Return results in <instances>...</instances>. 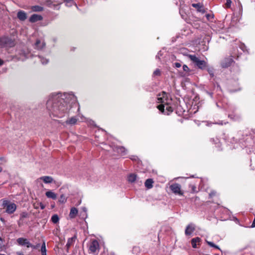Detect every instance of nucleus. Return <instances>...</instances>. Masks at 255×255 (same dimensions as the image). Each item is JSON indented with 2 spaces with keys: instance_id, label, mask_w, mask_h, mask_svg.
<instances>
[{
  "instance_id": "obj_1",
  "label": "nucleus",
  "mask_w": 255,
  "mask_h": 255,
  "mask_svg": "<svg viewBox=\"0 0 255 255\" xmlns=\"http://www.w3.org/2000/svg\"><path fill=\"white\" fill-rule=\"evenodd\" d=\"M76 102V98L72 93L53 94L50 95L46 107L55 117L62 118L69 112Z\"/></svg>"
},
{
  "instance_id": "obj_2",
  "label": "nucleus",
  "mask_w": 255,
  "mask_h": 255,
  "mask_svg": "<svg viewBox=\"0 0 255 255\" xmlns=\"http://www.w3.org/2000/svg\"><path fill=\"white\" fill-rule=\"evenodd\" d=\"M160 95H159V97L157 98V102L158 103H161V104L158 106L157 108L159 111L164 112L165 106H166V110L167 111V114L168 115L169 113H171L173 111V108L168 105V103L167 102V99L166 98V94L164 92L163 93L162 96L160 97Z\"/></svg>"
},
{
  "instance_id": "obj_3",
  "label": "nucleus",
  "mask_w": 255,
  "mask_h": 255,
  "mask_svg": "<svg viewBox=\"0 0 255 255\" xmlns=\"http://www.w3.org/2000/svg\"><path fill=\"white\" fill-rule=\"evenodd\" d=\"M187 56L198 68L203 70L206 68L207 62L204 60H200L195 55L188 54Z\"/></svg>"
},
{
  "instance_id": "obj_4",
  "label": "nucleus",
  "mask_w": 255,
  "mask_h": 255,
  "mask_svg": "<svg viewBox=\"0 0 255 255\" xmlns=\"http://www.w3.org/2000/svg\"><path fill=\"white\" fill-rule=\"evenodd\" d=\"M2 206L5 209V212L8 214L13 213L17 208L15 203L5 199L2 200Z\"/></svg>"
},
{
  "instance_id": "obj_5",
  "label": "nucleus",
  "mask_w": 255,
  "mask_h": 255,
  "mask_svg": "<svg viewBox=\"0 0 255 255\" xmlns=\"http://www.w3.org/2000/svg\"><path fill=\"white\" fill-rule=\"evenodd\" d=\"M170 190L176 195L182 196L183 192L181 190V186L179 184L173 183L169 187Z\"/></svg>"
},
{
  "instance_id": "obj_6",
  "label": "nucleus",
  "mask_w": 255,
  "mask_h": 255,
  "mask_svg": "<svg viewBox=\"0 0 255 255\" xmlns=\"http://www.w3.org/2000/svg\"><path fill=\"white\" fill-rule=\"evenodd\" d=\"M17 243L20 246H26L27 248H32L33 249H35L36 247L32 245L27 239L19 238L17 239Z\"/></svg>"
},
{
  "instance_id": "obj_7",
  "label": "nucleus",
  "mask_w": 255,
  "mask_h": 255,
  "mask_svg": "<svg viewBox=\"0 0 255 255\" xmlns=\"http://www.w3.org/2000/svg\"><path fill=\"white\" fill-rule=\"evenodd\" d=\"M99 245L98 242L94 240L92 241L89 246V250L91 253H94L99 249Z\"/></svg>"
},
{
  "instance_id": "obj_8",
  "label": "nucleus",
  "mask_w": 255,
  "mask_h": 255,
  "mask_svg": "<svg viewBox=\"0 0 255 255\" xmlns=\"http://www.w3.org/2000/svg\"><path fill=\"white\" fill-rule=\"evenodd\" d=\"M41 180L43 181L45 183H51L53 181V179L52 177L49 176H42L36 180L37 183H39Z\"/></svg>"
},
{
  "instance_id": "obj_9",
  "label": "nucleus",
  "mask_w": 255,
  "mask_h": 255,
  "mask_svg": "<svg viewBox=\"0 0 255 255\" xmlns=\"http://www.w3.org/2000/svg\"><path fill=\"white\" fill-rule=\"evenodd\" d=\"M114 150L122 156L126 155L127 154V150L123 146H115Z\"/></svg>"
},
{
  "instance_id": "obj_10",
  "label": "nucleus",
  "mask_w": 255,
  "mask_h": 255,
  "mask_svg": "<svg viewBox=\"0 0 255 255\" xmlns=\"http://www.w3.org/2000/svg\"><path fill=\"white\" fill-rule=\"evenodd\" d=\"M233 61L232 58L229 57L225 58L222 63V66L224 68L228 67L232 64Z\"/></svg>"
},
{
  "instance_id": "obj_11",
  "label": "nucleus",
  "mask_w": 255,
  "mask_h": 255,
  "mask_svg": "<svg viewBox=\"0 0 255 255\" xmlns=\"http://www.w3.org/2000/svg\"><path fill=\"white\" fill-rule=\"evenodd\" d=\"M3 41H5L6 47H11L14 46L15 43L13 40L8 37H4Z\"/></svg>"
},
{
  "instance_id": "obj_12",
  "label": "nucleus",
  "mask_w": 255,
  "mask_h": 255,
  "mask_svg": "<svg viewBox=\"0 0 255 255\" xmlns=\"http://www.w3.org/2000/svg\"><path fill=\"white\" fill-rule=\"evenodd\" d=\"M195 230V226L194 224H189L185 230V233L186 235H190Z\"/></svg>"
},
{
  "instance_id": "obj_13",
  "label": "nucleus",
  "mask_w": 255,
  "mask_h": 255,
  "mask_svg": "<svg viewBox=\"0 0 255 255\" xmlns=\"http://www.w3.org/2000/svg\"><path fill=\"white\" fill-rule=\"evenodd\" d=\"M42 19V17L41 15L34 14L30 16L29 21L31 22H34L39 20H41Z\"/></svg>"
},
{
  "instance_id": "obj_14",
  "label": "nucleus",
  "mask_w": 255,
  "mask_h": 255,
  "mask_svg": "<svg viewBox=\"0 0 255 255\" xmlns=\"http://www.w3.org/2000/svg\"><path fill=\"white\" fill-rule=\"evenodd\" d=\"M192 6L196 8L198 11L202 13L205 12V10L203 6V5L200 3H193Z\"/></svg>"
},
{
  "instance_id": "obj_15",
  "label": "nucleus",
  "mask_w": 255,
  "mask_h": 255,
  "mask_svg": "<svg viewBox=\"0 0 255 255\" xmlns=\"http://www.w3.org/2000/svg\"><path fill=\"white\" fill-rule=\"evenodd\" d=\"M45 45L44 42H41L40 40H37L34 44V48L41 50L45 46Z\"/></svg>"
},
{
  "instance_id": "obj_16",
  "label": "nucleus",
  "mask_w": 255,
  "mask_h": 255,
  "mask_svg": "<svg viewBox=\"0 0 255 255\" xmlns=\"http://www.w3.org/2000/svg\"><path fill=\"white\" fill-rule=\"evenodd\" d=\"M78 211L77 208L75 207H72L71 210L69 213V217L71 219L75 218L77 215L78 214Z\"/></svg>"
},
{
  "instance_id": "obj_17",
  "label": "nucleus",
  "mask_w": 255,
  "mask_h": 255,
  "mask_svg": "<svg viewBox=\"0 0 255 255\" xmlns=\"http://www.w3.org/2000/svg\"><path fill=\"white\" fill-rule=\"evenodd\" d=\"M17 16L18 19H19L20 20H24L27 18L26 13L22 10H20L17 12Z\"/></svg>"
},
{
  "instance_id": "obj_18",
  "label": "nucleus",
  "mask_w": 255,
  "mask_h": 255,
  "mask_svg": "<svg viewBox=\"0 0 255 255\" xmlns=\"http://www.w3.org/2000/svg\"><path fill=\"white\" fill-rule=\"evenodd\" d=\"M46 196L48 198H51L55 200L57 198V195L53 191L49 190L45 193Z\"/></svg>"
},
{
  "instance_id": "obj_19",
  "label": "nucleus",
  "mask_w": 255,
  "mask_h": 255,
  "mask_svg": "<svg viewBox=\"0 0 255 255\" xmlns=\"http://www.w3.org/2000/svg\"><path fill=\"white\" fill-rule=\"evenodd\" d=\"M201 239L199 237L193 238L191 240V244L194 248H197V243L201 242Z\"/></svg>"
},
{
  "instance_id": "obj_20",
  "label": "nucleus",
  "mask_w": 255,
  "mask_h": 255,
  "mask_svg": "<svg viewBox=\"0 0 255 255\" xmlns=\"http://www.w3.org/2000/svg\"><path fill=\"white\" fill-rule=\"evenodd\" d=\"M153 181L152 179H148L145 182V186L147 189H150L153 186Z\"/></svg>"
},
{
  "instance_id": "obj_21",
  "label": "nucleus",
  "mask_w": 255,
  "mask_h": 255,
  "mask_svg": "<svg viewBox=\"0 0 255 255\" xmlns=\"http://www.w3.org/2000/svg\"><path fill=\"white\" fill-rule=\"evenodd\" d=\"M136 179V175L135 174H130L128 177V181L130 183L134 182Z\"/></svg>"
},
{
  "instance_id": "obj_22",
  "label": "nucleus",
  "mask_w": 255,
  "mask_h": 255,
  "mask_svg": "<svg viewBox=\"0 0 255 255\" xmlns=\"http://www.w3.org/2000/svg\"><path fill=\"white\" fill-rule=\"evenodd\" d=\"M77 119L75 117H72L66 121V123L68 125H73L76 123Z\"/></svg>"
},
{
  "instance_id": "obj_23",
  "label": "nucleus",
  "mask_w": 255,
  "mask_h": 255,
  "mask_svg": "<svg viewBox=\"0 0 255 255\" xmlns=\"http://www.w3.org/2000/svg\"><path fill=\"white\" fill-rule=\"evenodd\" d=\"M76 238L75 237L69 238L68 240L67 243L66 244V247L68 249L71 246H72L74 242L75 241Z\"/></svg>"
},
{
  "instance_id": "obj_24",
  "label": "nucleus",
  "mask_w": 255,
  "mask_h": 255,
  "mask_svg": "<svg viewBox=\"0 0 255 255\" xmlns=\"http://www.w3.org/2000/svg\"><path fill=\"white\" fill-rule=\"evenodd\" d=\"M41 252L42 255H46V249L45 242H43L42 244L41 248Z\"/></svg>"
},
{
  "instance_id": "obj_25",
  "label": "nucleus",
  "mask_w": 255,
  "mask_h": 255,
  "mask_svg": "<svg viewBox=\"0 0 255 255\" xmlns=\"http://www.w3.org/2000/svg\"><path fill=\"white\" fill-rule=\"evenodd\" d=\"M67 199V197L64 194H62L60 196V198L59 199V202L60 203L64 204L66 202Z\"/></svg>"
},
{
  "instance_id": "obj_26",
  "label": "nucleus",
  "mask_w": 255,
  "mask_h": 255,
  "mask_svg": "<svg viewBox=\"0 0 255 255\" xmlns=\"http://www.w3.org/2000/svg\"><path fill=\"white\" fill-rule=\"evenodd\" d=\"M59 218L56 214L53 215L51 217V221L54 224L57 223L59 222Z\"/></svg>"
},
{
  "instance_id": "obj_27",
  "label": "nucleus",
  "mask_w": 255,
  "mask_h": 255,
  "mask_svg": "<svg viewBox=\"0 0 255 255\" xmlns=\"http://www.w3.org/2000/svg\"><path fill=\"white\" fill-rule=\"evenodd\" d=\"M4 37L0 38V48L6 47L5 42L3 41Z\"/></svg>"
},
{
  "instance_id": "obj_28",
  "label": "nucleus",
  "mask_w": 255,
  "mask_h": 255,
  "mask_svg": "<svg viewBox=\"0 0 255 255\" xmlns=\"http://www.w3.org/2000/svg\"><path fill=\"white\" fill-rule=\"evenodd\" d=\"M183 70L186 73L185 74H184V75H185L186 73H188L190 71L189 68L186 65H184L183 66Z\"/></svg>"
},
{
  "instance_id": "obj_29",
  "label": "nucleus",
  "mask_w": 255,
  "mask_h": 255,
  "mask_svg": "<svg viewBox=\"0 0 255 255\" xmlns=\"http://www.w3.org/2000/svg\"><path fill=\"white\" fill-rule=\"evenodd\" d=\"M207 243L208 245L209 246H210V247H213V248H215L218 249L219 250L220 249L217 246L215 245L213 243H212L211 242H209V241H207Z\"/></svg>"
},
{
  "instance_id": "obj_30",
  "label": "nucleus",
  "mask_w": 255,
  "mask_h": 255,
  "mask_svg": "<svg viewBox=\"0 0 255 255\" xmlns=\"http://www.w3.org/2000/svg\"><path fill=\"white\" fill-rule=\"evenodd\" d=\"M42 9H43V8L42 7L39 6H35L33 8V10L34 11H42Z\"/></svg>"
},
{
  "instance_id": "obj_31",
  "label": "nucleus",
  "mask_w": 255,
  "mask_h": 255,
  "mask_svg": "<svg viewBox=\"0 0 255 255\" xmlns=\"http://www.w3.org/2000/svg\"><path fill=\"white\" fill-rule=\"evenodd\" d=\"M39 58L40 59V61L43 64H47L48 62V60L43 57H39Z\"/></svg>"
},
{
  "instance_id": "obj_32",
  "label": "nucleus",
  "mask_w": 255,
  "mask_h": 255,
  "mask_svg": "<svg viewBox=\"0 0 255 255\" xmlns=\"http://www.w3.org/2000/svg\"><path fill=\"white\" fill-rule=\"evenodd\" d=\"M231 3H232V1L231 0H227L225 5L227 7H230L231 6Z\"/></svg>"
},
{
  "instance_id": "obj_33",
  "label": "nucleus",
  "mask_w": 255,
  "mask_h": 255,
  "mask_svg": "<svg viewBox=\"0 0 255 255\" xmlns=\"http://www.w3.org/2000/svg\"><path fill=\"white\" fill-rule=\"evenodd\" d=\"M190 187L191 188L192 192H196V187L194 185H190Z\"/></svg>"
},
{
  "instance_id": "obj_34",
  "label": "nucleus",
  "mask_w": 255,
  "mask_h": 255,
  "mask_svg": "<svg viewBox=\"0 0 255 255\" xmlns=\"http://www.w3.org/2000/svg\"><path fill=\"white\" fill-rule=\"evenodd\" d=\"M160 74V71L159 69H156L155 71H154L153 74L154 75H159Z\"/></svg>"
},
{
  "instance_id": "obj_35",
  "label": "nucleus",
  "mask_w": 255,
  "mask_h": 255,
  "mask_svg": "<svg viewBox=\"0 0 255 255\" xmlns=\"http://www.w3.org/2000/svg\"><path fill=\"white\" fill-rule=\"evenodd\" d=\"M174 66L176 68H180L181 66V65L180 63H179L178 62H176L174 63Z\"/></svg>"
},
{
  "instance_id": "obj_36",
  "label": "nucleus",
  "mask_w": 255,
  "mask_h": 255,
  "mask_svg": "<svg viewBox=\"0 0 255 255\" xmlns=\"http://www.w3.org/2000/svg\"><path fill=\"white\" fill-rule=\"evenodd\" d=\"M208 71L211 76H213L214 73H213V71L212 70H211L210 69H208Z\"/></svg>"
},
{
  "instance_id": "obj_37",
  "label": "nucleus",
  "mask_w": 255,
  "mask_h": 255,
  "mask_svg": "<svg viewBox=\"0 0 255 255\" xmlns=\"http://www.w3.org/2000/svg\"><path fill=\"white\" fill-rule=\"evenodd\" d=\"M216 194V192L215 191H212L209 194V196L210 197H212L213 196H215Z\"/></svg>"
},
{
  "instance_id": "obj_38",
  "label": "nucleus",
  "mask_w": 255,
  "mask_h": 255,
  "mask_svg": "<svg viewBox=\"0 0 255 255\" xmlns=\"http://www.w3.org/2000/svg\"><path fill=\"white\" fill-rule=\"evenodd\" d=\"M3 63V62L2 60L0 59V66L2 65Z\"/></svg>"
},
{
  "instance_id": "obj_39",
  "label": "nucleus",
  "mask_w": 255,
  "mask_h": 255,
  "mask_svg": "<svg viewBox=\"0 0 255 255\" xmlns=\"http://www.w3.org/2000/svg\"><path fill=\"white\" fill-rule=\"evenodd\" d=\"M130 159L132 160H134L136 159V157L135 156H133V157H130Z\"/></svg>"
},
{
  "instance_id": "obj_40",
  "label": "nucleus",
  "mask_w": 255,
  "mask_h": 255,
  "mask_svg": "<svg viewBox=\"0 0 255 255\" xmlns=\"http://www.w3.org/2000/svg\"><path fill=\"white\" fill-rule=\"evenodd\" d=\"M17 255H24L22 253H20V252H17Z\"/></svg>"
},
{
  "instance_id": "obj_41",
  "label": "nucleus",
  "mask_w": 255,
  "mask_h": 255,
  "mask_svg": "<svg viewBox=\"0 0 255 255\" xmlns=\"http://www.w3.org/2000/svg\"><path fill=\"white\" fill-rule=\"evenodd\" d=\"M41 209H43L44 208V206L43 204L40 205Z\"/></svg>"
},
{
  "instance_id": "obj_42",
  "label": "nucleus",
  "mask_w": 255,
  "mask_h": 255,
  "mask_svg": "<svg viewBox=\"0 0 255 255\" xmlns=\"http://www.w3.org/2000/svg\"><path fill=\"white\" fill-rule=\"evenodd\" d=\"M0 221H1V222H2L3 223H4V219H3V218H0Z\"/></svg>"
},
{
  "instance_id": "obj_43",
  "label": "nucleus",
  "mask_w": 255,
  "mask_h": 255,
  "mask_svg": "<svg viewBox=\"0 0 255 255\" xmlns=\"http://www.w3.org/2000/svg\"><path fill=\"white\" fill-rule=\"evenodd\" d=\"M83 210L85 212L87 211L86 208L85 207L83 208Z\"/></svg>"
},
{
  "instance_id": "obj_44",
  "label": "nucleus",
  "mask_w": 255,
  "mask_h": 255,
  "mask_svg": "<svg viewBox=\"0 0 255 255\" xmlns=\"http://www.w3.org/2000/svg\"><path fill=\"white\" fill-rule=\"evenodd\" d=\"M36 248L35 249H37V248H38L39 247V244H37L36 246H34Z\"/></svg>"
},
{
  "instance_id": "obj_45",
  "label": "nucleus",
  "mask_w": 255,
  "mask_h": 255,
  "mask_svg": "<svg viewBox=\"0 0 255 255\" xmlns=\"http://www.w3.org/2000/svg\"><path fill=\"white\" fill-rule=\"evenodd\" d=\"M2 168L1 167H0V172H1L2 171Z\"/></svg>"
},
{
  "instance_id": "obj_46",
  "label": "nucleus",
  "mask_w": 255,
  "mask_h": 255,
  "mask_svg": "<svg viewBox=\"0 0 255 255\" xmlns=\"http://www.w3.org/2000/svg\"><path fill=\"white\" fill-rule=\"evenodd\" d=\"M81 201H80L79 203H78V205H80L81 204Z\"/></svg>"
},
{
  "instance_id": "obj_47",
  "label": "nucleus",
  "mask_w": 255,
  "mask_h": 255,
  "mask_svg": "<svg viewBox=\"0 0 255 255\" xmlns=\"http://www.w3.org/2000/svg\"><path fill=\"white\" fill-rule=\"evenodd\" d=\"M0 255H5L0 254Z\"/></svg>"
}]
</instances>
